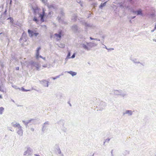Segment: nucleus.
Returning a JSON list of instances; mask_svg holds the SVG:
<instances>
[{
  "label": "nucleus",
  "mask_w": 156,
  "mask_h": 156,
  "mask_svg": "<svg viewBox=\"0 0 156 156\" xmlns=\"http://www.w3.org/2000/svg\"><path fill=\"white\" fill-rule=\"evenodd\" d=\"M25 151L23 153V155L26 156H30L32 154V150L30 147H27L25 148Z\"/></svg>",
  "instance_id": "nucleus-1"
},
{
  "label": "nucleus",
  "mask_w": 156,
  "mask_h": 156,
  "mask_svg": "<svg viewBox=\"0 0 156 156\" xmlns=\"http://www.w3.org/2000/svg\"><path fill=\"white\" fill-rule=\"evenodd\" d=\"M114 93L116 94L120 95L123 97H124L127 95L126 93L123 92V91L121 90H115L114 91Z\"/></svg>",
  "instance_id": "nucleus-2"
},
{
  "label": "nucleus",
  "mask_w": 156,
  "mask_h": 156,
  "mask_svg": "<svg viewBox=\"0 0 156 156\" xmlns=\"http://www.w3.org/2000/svg\"><path fill=\"white\" fill-rule=\"evenodd\" d=\"M31 65L32 66L36 67L37 70H39L40 67V65L37 62L32 61L31 62Z\"/></svg>",
  "instance_id": "nucleus-3"
},
{
  "label": "nucleus",
  "mask_w": 156,
  "mask_h": 156,
  "mask_svg": "<svg viewBox=\"0 0 156 156\" xmlns=\"http://www.w3.org/2000/svg\"><path fill=\"white\" fill-rule=\"evenodd\" d=\"M41 49V47H39L37 48V51H36V57L37 58V59H38L39 57H40V58H42L43 59L45 60V58L43 57L41 55H39V51Z\"/></svg>",
  "instance_id": "nucleus-4"
},
{
  "label": "nucleus",
  "mask_w": 156,
  "mask_h": 156,
  "mask_svg": "<svg viewBox=\"0 0 156 156\" xmlns=\"http://www.w3.org/2000/svg\"><path fill=\"white\" fill-rule=\"evenodd\" d=\"M81 47L83 48L84 49L86 50L87 51L90 50V48L86 44V42L83 43L81 44Z\"/></svg>",
  "instance_id": "nucleus-5"
},
{
  "label": "nucleus",
  "mask_w": 156,
  "mask_h": 156,
  "mask_svg": "<svg viewBox=\"0 0 156 156\" xmlns=\"http://www.w3.org/2000/svg\"><path fill=\"white\" fill-rule=\"evenodd\" d=\"M45 11L44 9H43V12L42 14H39V17L41 18V21L43 22L44 21V16L45 15Z\"/></svg>",
  "instance_id": "nucleus-6"
},
{
  "label": "nucleus",
  "mask_w": 156,
  "mask_h": 156,
  "mask_svg": "<svg viewBox=\"0 0 156 156\" xmlns=\"http://www.w3.org/2000/svg\"><path fill=\"white\" fill-rule=\"evenodd\" d=\"M41 82V83H42V84L44 85V86L47 87H48V83L49 82L48 81H47L46 80H42Z\"/></svg>",
  "instance_id": "nucleus-7"
},
{
  "label": "nucleus",
  "mask_w": 156,
  "mask_h": 156,
  "mask_svg": "<svg viewBox=\"0 0 156 156\" xmlns=\"http://www.w3.org/2000/svg\"><path fill=\"white\" fill-rule=\"evenodd\" d=\"M86 44H87L88 46L90 48L97 45L96 44H94L93 43L91 42L87 43L86 42Z\"/></svg>",
  "instance_id": "nucleus-8"
},
{
  "label": "nucleus",
  "mask_w": 156,
  "mask_h": 156,
  "mask_svg": "<svg viewBox=\"0 0 156 156\" xmlns=\"http://www.w3.org/2000/svg\"><path fill=\"white\" fill-rule=\"evenodd\" d=\"M18 130L17 131V133L20 136H22L23 134V131L21 127L19 128Z\"/></svg>",
  "instance_id": "nucleus-9"
},
{
  "label": "nucleus",
  "mask_w": 156,
  "mask_h": 156,
  "mask_svg": "<svg viewBox=\"0 0 156 156\" xmlns=\"http://www.w3.org/2000/svg\"><path fill=\"white\" fill-rule=\"evenodd\" d=\"M126 114H128L129 115H131L133 114V112L131 110H126L123 113V115Z\"/></svg>",
  "instance_id": "nucleus-10"
},
{
  "label": "nucleus",
  "mask_w": 156,
  "mask_h": 156,
  "mask_svg": "<svg viewBox=\"0 0 156 156\" xmlns=\"http://www.w3.org/2000/svg\"><path fill=\"white\" fill-rule=\"evenodd\" d=\"M26 34L25 33H23L22 34V35L21 37V38L20 39V40L21 41V40L23 39V41H26Z\"/></svg>",
  "instance_id": "nucleus-11"
},
{
  "label": "nucleus",
  "mask_w": 156,
  "mask_h": 156,
  "mask_svg": "<svg viewBox=\"0 0 156 156\" xmlns=\"http://www.w3.org/2000/svg\"><path fill=\"white\" fill-rule=\"evenodd\" d=\"M12 124L13 127H17L18 129L21 127L20 124L19 123L17 122H16L15 123L14 122H12Z\"/></svg>",
  "instance_id": "nucleus-12"
},
{
  "label": "nucleus",
  "mask_w": 156,
  "mask_h": 156,
  "mask_svg": "<svg viewBox=\"0 0 156 156\" xmlns=\"http://www.w3.org/2000/svg\"><path fill=\"white\" fill-rule=\"evenodd\" d=\"M133 12L136 13L137 15H140L141 16H142V10L141 9H140L139 10L136 11H133Z\"/></svg>",
  "instance_id": "nucleus-13"
},
{
  "label": "nucleus",
  "mask_w": 156,
  "mask_h": 156,
  "mask_svg": "<svg viewBox=\"0 0 156 156\" xmlns=\"http://www.w3.org/2000/svg\"><path fill=\"white\" fill-rule=\"evenodd\" d=\"M72 28L73 31L76 32L77 31L78 27L77 25H74L72 26Z\"/></svg>",
  "instance_id": "nucleus-14"
},
{
  "label": "nucleus",
  "mask_w": 156,
  "mask_h": 156,
  "mask_svg": "<svg viewBox=\"0 0 156 156\" xmlns=\"http://www.w3.org/2000/svg\"><path fill=\"white\" fill-rule=\"evenodd\" d=\"M28 33L29 34V36L30 37H32L34 36V32L33 31L31 30H28Z\"/></svg>",
  "instance_id": "nucleus-15"
},
{
  "label": "nucleus",
  "mask_w": 156,
  "mask_h": 156,
  "mask_svg": "<svg viewBox=\"0 0 156 156\" xmlns=\"http://www.w3.org/2000/svg\"><path fill=\"white\" fill-rule=\"evenodd\" d=\"M67 72L72 75V76H76L77 74L76 72L72 71H67Z\"/></svg>",
  "instance_id": "nucleus-16"
},
{
  "label": "nucleus",
  "mask_w": 156,
  "mask_h": 156,
  "mask_svg": "<svg viewBox=\"0 0 156 156\" xmlns=\"http://www.w3.org/2000/svg\"><path fill=\"white\" fill-rule=\"evenodd\" d=\"M31 120H28L26 122L25 121H23V123L25 125H27L30 122V121H31Z\"/></svg>",
  "instance_id": "nucleus-17"
},
{
  "label": "nucleus",
  "mask_w": 156,
  "mask_h": 156,
  "mask_svg": "<svg viewBox=\"0 0 156 156\" xmlns=\"http://www.w3.org/2000/svg\"><path fill=\"white\" fill-rule=\"evenodd\" d=\"M55 36L57 37V38H59V39L61 37V33H59V34H55Z\"/></svg>",
  "instance_id": "nucleus-18"
},
{
  "label": "nucleus",
  "mask_w": 156,
  "mask_h": 156,
  "mask_svg": "<svg viewBox=\"0 0 156 156\" xmlns=\"http://www.w3.org/2000/svg\"><path fill=\"white\" fill-rule=\"evenodd\" d=\"M4 110V108L3 107H0V114L2 115V114Z\"/></svg>",
  "instance_id": "nucleus-19"
},
{
  "label": "nucleus",
  "mask_w": 156,
  "mask_h": 156,
  "mask_svg": "<svg viewBox=\"0 0 156 156\" xmlns=\"http://www.w3.org/2000/svg\"><path fill=\"white\" fill-rule=\"evenodd\" d=\"M106 2H105L103 3H101V5L99 6V8H100L102 9V7L105 5Z\"/></svg>",
  "instance_id": "nucleus-20"
},
{
  "label": "nucleus",
  "mask_w": 156,
  "mask_h": 156,
  "mask_svg": "<svg viewBox=\"0 0 156 156\" xmlns=\"http://www.w3.org/2000/svg\"><path fill=\"white\" fill-rule=\"evenodd\" d=\"M58 46L59 47L63 48L65 47V44H64L60 43L58 45Z\"/></svg>",
  "instance_id": "nucleus-21"
},
{
  "label": "nucleus",
  "mask_w": 156,
  "mask_h": 156,
  "mask_svg": "<svg viewBox=\"0 0 156 156\" xmlns=\"http://www.w3.org/2000/svg\"><path fill=\"white\" fill-rule=\"evenodd\" d=\"M61 75H59L58 76H56V77H52V78L53 80H55L57 78H59L60 77V76Z\"/></svg>",
  "instance_id": "nucleus-22"
},
{
  "label": "nucleus",
  "mask_w": 156,
  "mask_h": 156,
  "mask_svg": "<svg viewBox=\"0 0 156 156\" xmlns=\"http://www.w3.org/2000/svg\"><path fill=\"white\" fill-rule=\"evenodd\" d=\"M42 2L45 5L47 4V0H41Z\"/></svg>",
  "instance_id": "nucleus-23"
},
{
  "label": "nucleus",
  "mask_w": 156,
  "mask_h": 156,
  "mask_svg": "<svg viewBox=\"0 0 156 156\" xmlns=\"http://www.w3.org/2000/svg\"><path fill=\"white\" fill-rule=\"evenodd\" d=\"M12 87H13L15 89H19L20 90V88H18L17 86H16V85H12Z\"/></svg>",
  "instance_id": "nucleus-24"
},
{
  "label": "nucleus",
  "mask_w": 156,
  "mask_h": 156,
  "mask_svg": "<svg viewBox=\"0 0 156 156\" xmlns=\"http://www.w3.org/2000/svg\"><path fill=\"white\" fill-rule=\"evenodd\" d=\"M33 20L36 22V23H37L38 22V20L37 19V18L35 17L33 19Z\"/></svg>",
  "instance_id": "nucleus-25"
},
{
  "label": "nucleus",
  "mask_w": 156,
  "mask_h": 156,
  "mask_svg": "<svg viewBox=\"0 0 156 156\" xmlns=\"http://www.w3.org/2000/svg\"><path fill=\"white\" fill-rule=\"evenodd\" d=\"M48 125L49 124V123H48V122H45L44 124V125L43 126V129H44V126H45V125Z\"/></svg>",
  "instance_id": "nucleus-26"
},
{
  "label": "nucleus",
  "mask_w": 156,
  "mask_h": 156,
  "mask_svg": "<svg viewBox=\"0 0 156 156\" xmlns=\"http://www.w3.org/2000/svg\"><path fill=\"white\" fill-rule=\"evenodd\" d=\"M125 153L124 154V155H126L128 154L129 153V151H126Z\"/></svg>",
  "instance_id": "nucleus-27"
},
{
  "label": "nucleus",
  "mask_w": 156,
  "mask_h": 156,
  "mask_svg": "<svg viewBox=\"0 0 156 156\" xmlns=\"http://www.w3.org/2000/svg\"><path fill=\"white\" fill-rule=\"evenodd\" d=\"M38 34L39 33H34V35L35 37H37Z\"/></svg>",
  "instance_id": "nucleus-28"
},
{
  "label": "nucleus",
  "mask_w": 156,
  "mask_h": 156,
  "mask_svg": "<svg viewBox=\"0 0 156 156\" xmlns=\"http://www.w3.org/2000/svg\"><path fill=\"white\" fill-rule=\"evenodd\" d=\"M47 6L49 8L53 7V6L52 5H48Z\"/></svg>",
  "instance_id": "nucleus-29"
},
{
  "label": "nucleus",
  "mask_w": 156,
  "mask_h": 156,
  "mask_svg": "<svg viewBox=\"0 0 156 156\" xmlns=\"http://www.w3.org/2000/svg\"><path fill=\"white\" fill-rule=\"evenodd\" d=\"M8 19H10L11 20V22L12 23L13 21V19L12 17H9Z\"/></svg>",
  "instance_id": "nucleus-30"
},
{
  "label": "nucleus",
  "mask_w": 156,
  "mask_h": 156,
  "mask_svg": "<svg viewBox=\"0 0 156 156\" xmlns=\"http://www.w3.org/2000/svg\"><path fill=\"white\" fill-rule=\"evenodd\" d=\"M110 140V139L108 138L105 140V142H108Z\"/></svg>",
  "instance_id": "nucleus-31"
},
{
  "label": "nucleus",
  "mask_w": 156,
  "mask_h": 156,
  "mask_svg": "<svg viewBox=\"0 0 156 156\" xmlns=\"http://www.w3.org/2000/svg\"><path fill=\"white\" fill-rule=\"evenodd\" d=\"M21 90L23 91H25V89H24V88L23 87H22Z\"/></svg>",
  "instance_id": "nucleus-32"
},
{
  "label": "nucleus",
  "mask_w": 156,
  "mask_h": 156,
  "mask_svg": "<svg viewBox=\"0 0 156 156\" xmlns=\"http://www.w3.org/2000/svg\"><path fill=\"white\" fill-rule=\"evenodd\" d=\"M75 57V55L74 54L72 56H71V58H73Z\"/></svg>",
  "instance_id": "nucleus-33"
},
{
  "label": "nucleus",
  "mask_w": 156,
  "mask_h": 156,
  "mask_svg": "<svg viewBox=\"0 0 156 156\" xmlns=\"http://www.w3.org/2000/svg\"><path fill=\"white\" fill-rule=\"evenodd\" d=\"M58 153L59 154H61V151L59 149V151H58Z\"/></svg>",
  "instance_id": "nucleus-34"
},
{
  "label": "nucleus",
  "mask_w": 156,
  "mask_h": 156,
  "mask_svg": "<svg viewBox=\"0 0 156 156\" xmlns=\"http://www.w3.org/2000/svg\"><path fill=\"white\" fill-rule=\"evenodd\" d=\"M90 39L91 40H97V38H93L91 37H90Z\"/></svg>",
  "instance_id": "nucleus-35"
},
{
  "label": "nucleus",
  "mask_w": 156,
  "mask_h": 156,
  "mask_svg": "<svg viewBox=\"0 0 156 156\" xmlns=\"http://www.w3.org/2000/svg\"><path fill=\"white\" fill-rule=\"evenodd\" d=\"M43 67H47V66L46 65H44L43 66Z\"/></svg>",
  "instance_id": "nucleus-36"
},
{
  "label": "nucleus",
  "mask_w": 156,
  "mask_h": 156,
  "mask_svg": "<svg viewBox=\"0 0 156 156\" xmlns=\"http://www.w3.org/2000/svg\"><path fill=\"white\" fill-rule=\"evenodd\" d=\"M114 49L113 48H110L109 49H108V50H113Z\"/></svg>",
  "instance_id": "nucleus-37"
},
{
  "label": "nucleus",
  "mask_w": 156,
  "mask_h": 156,
  "mask_svg": "<svg viewBox=\"0 0 156 156\" xmlns=\"http://www.w3.org/2000/svg\"><path fill=\"white\" fill-rule=\"evenodd\" d=\"M30 129H31V130L32 131H34V129H33V128H31Z\"/></svg>",
  "instance_id": "nucleus-38"
},
{
  "label": "nucleus",
  "mask_w": 156,
  "mask_h": 156,
  "mask_svg": "<svg viewBox=\"0 0 156 156\" xmlns=\"http://www.w3.org/2000/svg\"><path fill=\"white\" fill-rule=\"evenodd\" d=\"M70 56V53L69 52V53L67 57H69Z\"/></svg>",
  "instance_id": "nucleus-39"
},
{
  "label": "nucleus",
  "mask_w": 156,
  "mask_h": 156,
  "mask_svg": "<svg viewBox=\"0 0 156 156\" xmlns=\"http://www.w3.org/2000/svg\"><path fill=\"white\" fill-rule=\"evenodd\" d=\"M30 90H25V91H30Z\"/></svg>",
  "instance_id": "nucleus-40"
},
{
  "label": "nucleus",
  "mask_w": 156,
  "mask_h": 156,
  "mask_svg": "<svg viewBox=\"0 0 156 156\" xmlns=\"http://www.w3.org/2000/svg\"><path fill=\"white\" fill-rule=\"evenodd\" d=\"M135 16H133V17H131V19H133L134 18H135Z\"/></svg>",
  "instance_id": "nucleus-41"
},
{
  "label": "nucleus",
  "mask_w": 156,
  "mask_h": 156,
  "mask_svg": "<svg viewBox=\"0 0 156 156\" xmlns=\"http://www.w3.org/2000/svg\"><path fill=\"white\" fill-rule=\"evenodd\" d=\"M16 70H19V67H16Z\"/></svg>",
  "instance_id": "nucleus-42"
},
{
  "label": "nucleus",
  "mask_w": 156,
  "mask_h": 156,
  "mask_svg": "<svg viewBox=\"0 0 156 156\" xmlns=\"http://www.w3.org/2000/svg\"><path fill=\"white\" fill-rule=\"evenodd\" d=\"M154 30H155V29H154V30H151V32H153L154 31Z\"/></svg>",
  "instance_id": "nucleus-43"
},
{
  "label": "nucleus",
  "mask_w": 156,
  "mask_h": 156,
  "mask_svg": "<svg viewBox=\"0 0 156 156\" xmlns=\"http://www.w3.org/2000/svg\"><path fill=\"white\" fill-rule=\"evenodd\" d=\"M6 12H7V10H6L4 12V14H6Z\"/></svg>",
  "instance_id": "nucleus-44"
},
{
  "label": "nucleus",
  "mask_w": 156,
  "mask_h": 156,
  "mask_svg": "<svg viewBox=\"0 0 156 156\" xmlns=\"http://www.w3.org/2000/svg\"><path fill=\"white\" fill-rule=\"evenodd\" d=\"M2 95H0V98L2 99Z\"/></svg>",
  "instance_id": "nucleus-45"
},
{
  "label": "nucleus",
  "mask_w": 156,
  "mask_h": 156,
  "mask_svg": "<svg viewBox=\"0 0 156 156\" xmlns=\"http://www.w3.org/2000/svg\"><path fill=\"white\" fill-rule=\"evenodd\" d=\"M105 36H102V37L103 38V39L105 38Z\"/></svg>",
  "instance_id": "nucleus-46"
},
{
  "label": "nucleus",
  "mask_w": 156,
  "mask_h": 156,
  "mask_svg": "<svg viewBox=\"0 0 156 156\" xmlns=\"http://www.w3.org/2000/svg\"><path fill=\"white\" fill-rule=\"evenodd\" d=\"M154 29H156V24H155V27H154Z\"/></svg>",
  "instance_id": "nucleus-47"
},
{
  "label": "nucleus",
  "mask_w": 156,
  "mask_h": 156,
  "mask_svg": "<svg viewBox=\"0 0 156 156\" xmlns=\"http://www.w3.org/2000/svg\"><path fill=\"white\" fill-rule=\"evenodd\" d=\"M0 91H2V92H3V90H2L0 88Z\"/></svg>",
  "instance_id": "nucleus-48"
},
{
  "label": "nucleus",
  "mask_w": 156,
  "mask_h": 156,
  "mask_svg": "<svg viewBox=\"0 0 156 156\" xmlns=\"http://www.w3.org/2000/svg\"><path fill=\"white\" fill-rule=\"evenodd\" d=\"M35 155L36 156H40V155H38L37 154H35Z\"/></svg>",
  "instance_id": "nucleus-49"
},
{
  "label": "nucleus",
  "mask_w": 156,
  "mask_h": 156,
  "mask_svg": "<svg viewBox=\"0 0 156 156\" xmlns=\"http://www.w3.org/2000/svg\"><path fill=\"white\" fill-rule=\"evenodd\" d=\"M105 48H106L107 49H108L107 48V47L106 46H105Z\"/></svg>",
  "instance_id": "nucleus-50"
},
{
  "label": "nucleus",
  "mask_w": 156,
  "mask_h": 156,
  "mask_svg": "<svg viewBox=\"0 0 156 156\" xmlns=\"http://www.w3.org/2000/svg\"><path fill=\"white\" fill-rule=\"evenodd\" d=\"M97 40V41H100V40L99 39H97V40Z\"/></svg>",
  "instance_id": "nucleus-51"
},
{
  "label": "nucleus",
  "mask_w": 156,
  "mask_h": 156,
  "mask_svg": "<svg viewBox=\"0 0 156 156\" xmlns=\"http://www.w3.org/2000/svg\"><path fill=\"white\" fill-rule=\"evenodd\" d=\"M153 41H155L156 42V40L155 39H153Z\"/></svg>",
  "instance_id": "nucleus-52"
},
{
  "label": "nucleus",
  "mask_w": 156,
  "mask_h": 156,
  "mask_svg": "<svg viewBox=\"0 0 156 156\" xmlns=\"http://www.w3.org/2000/svg\"><path fill=\"white\" fill-rule=\"evenodd\" d=\"M1 8V7L0 6V9ZM1 12V11H0V12Z\"/></svg>",
  "instance_id": "nucleus-53"
},
{
  "label": "nucleus",
  "mask_w": 156,
  "mask_h": 156,
  "mask_svg": "<svg viewBox=\"0 0 156 156\" xmlns=\"http://www.w3.org/2000/svg\"><path fill=\"white\" fill-rule=\"evenodd\" d=\"M94 156V154H93V155L91 156Z\"/></svg>",
  "instance_id": "nucleus-54"
},
{
  "label": "nucleus",
  "mask_w": 156,
  "mask_h": 156,
  "mask_svg": "<svg viewBox=\"0 0 156 156\" xmlns=\"http://www.w3.org/2000/svg\"><path fill=\"white\" fill-rule=\"evenodd\" d=\"M2 33H0V34H1Z\"/></svg>",
  "instance_id": "nucleus-55"
}]
</instances>
